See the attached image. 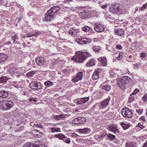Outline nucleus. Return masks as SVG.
<instances>
[{"label":"nucleus","instance_id":"1","mask_svg":"<svg viewBox=\"0 0 147 147\" xmlns=\"http://www.w3.org/2000/svg\"><path fill=\"white\" fill-rule=\"evenodd\" d=\"M60 9V7L58 6H54L51 7L45 15V21L47 22L52 21L54 18L55 13Z\"/></svg>","mask_w":147,"mask_h":147},{"label":"nucleus","instance_id":"2","mask_svg":"<svg viewBox=\"0 0 147 147\" xmlns=\"http://www.w3.org/2000/svg\"><path fill=\"white\" fill-rule=\"evenodd\" d=\"M90 56L88 53L79 51L76 52L75 55L72 58L75 62L80 63L83 62L87 57Z\"/></svg>","mask_w":147,"mask_h":147},{"label":"nucleus","instance_id":"3","mask_svg":"<svg viewBox=\"0 0 147 147\" xmlns=\"http://www.w3.org/2000/svg\"><path fill=\"white\" fill-rule=\"evenodd\" d=\"M13 106V102L10 100H3L0 102V108L2 110H8Z\"/></svg>","mask_w":147,"mask_h":147},{"label":"nucleus","instance_id":"4","mask_svg":"<svg viewBox=\"0 0 147 147\" xmlns=\"http://www.w3.org/2000/svg\"><path fill=\"white\" fill-rule=\"evenodd\" d=\"M131 78L127 76H124L119 80L118 82V85L122 90L125 89V85L129 82Z\"/></svg>","mask_w":147,"mask_h":147},{"label":"nucleus","instance_id":"5","mask_svg":"<svg viewBox=\"0 0 147 147\" xmlns=\"http://www.w3.org/2000/svg\"><path fill=\"white\" fill-rule=\"evenodd\" d=\"M30 87L31 89L37 91H40L42 88L41 84L36 81H33L30 83Z\"/></svg>","mask_w":147,"mask_h":147},{"label":"nucleus","instance_id":"6","mask_svg":"<svg viewBox=\"0 0 147 147\" xmlns=\"http://www.w3.org/2000/svg\"><path fill=\"white\" fill-rule=\"evenodd\" d=\"M121 113L123 116L125 117L130 118L133 115L131 111L127 107L122 109Z\"/></svg>","mask_w":147,"mask_h":147},{"label":"nucleus","instance_id":"7","mask_svg":"<svg viewBox=\"0 0 147 147\" xmlns=\"http://www.w3.org/2000/svg\"><path fill=\"white\" fill-rule=\"evenodd\" d=\"M109 10L111 12L114 13H119L120 11V7L117 4H112L109 7Z\"/></svg>","mask_w":147,"mask_h":147},{"label":"nucleus","instance_id":"8","mask_svg":"<svg viewBox=\"0 0 147 147\" xmlns=\"http://www.w3.org/2000/svg\"><path fill=\"white\" fill-rule=\"evenodd\" d=\"M36 61L37 65L39 66H42L46 63L45 59L42 57H37L36 59Z\"/></svg>","mask_w":147,"mask_h":147},{"label":"nucleus","instance_id":"9","mask_svg":"<svg viewBox=\"0 0 147 147\" xmlns=\"http://www.w3.org/2000/svg\"><path fill=\"white\" fill-rule=\"evenodd\" d=\"M86 119L84 117H78L74 119L73 121V123L76 125L84 123Z\"/></svg>","mask_w":147,"mask_h":147},{"label":"nucleus","instance_id":"10","mask_svg":"<svg viewBox=\"0 0 147 147\" xmlns=\"http://www.w3.org/2000/svg\"><path fill=\"white\" fill-rule=\"evenodd\" d=\"M9 72L11 76L18 77L20 76L18 69L15 67H11L9 69Z\"/></svg>","mask_w":147,"mask_h":147},{"label":"nucleus","instance_id":"11","mask_svg":"<svg viewBox=\"0 0 147 147\" xmlns=\"http://www.w3.org/2000/svg\"><path fill=\"white\" fill-rule=\"evenodd\" d=\"M108 129L110 131L113 132L115 134H119V131L118 129L117 126L115 125H112L109 127Z\"/></svg>","mask_w":147,"mask_h":147},{"label":"nucleus","instance_id":"12","mask_svg":"<svg viewBox=\"0 0 147 147\" xmlns=\"http://www.w3.org/2000/svg\"><path fill=\"white\" fill-rule=\"evenodd\" d=\"M79 15L82 19H87L90 17V13L87 11L81 12L80 13Z\"/></svg>","mask_w":147,"mask_h":147},{"label":"nucleus","instance_id":"13","mask_svg":"<svg viewBox=\"0 0 147 147\" xmlns=\"http://www.w3.org/2000/svg\"><path fill=\"white\" fill-rule=\"evenodd\" d=\"M77 131L80 134H87L90 131V129L88 128H84L81 129H78Z\"/></svg>","mask_w":147,"mask_h":147},{"label":"nucleus","instance_id":"14","mask_svg":"<svg viewBox=\"0 0 147 147\" xmlns=\"http://www.w3.org/2000/svg\"><path fill=\"white\" fill-rule=\"evenodd\" d=\"M83 72L81 71L79 72L77 76L72 79V81L74 82H77L78 80H81L82 78Z\"/></svg>","mask_w":147,"mask_h":147},{"label":"nucleus","instance_id":"15","mask_svg":"<svg viewBox=\"0 0 147 147\" xmlns=\"http://www.w3.org/2000/svg\"><path fill=\"white\" fill-rule=\"evenodd\" d=\"M40 34L41 32L40 31L35 30L27 34L26 35V37H31L32 36H35L40 35Z\"/></svg>","mask_w":147,"mask_h":147},{"label":"nucleus","instance_id":"16","mask_svg":"<svg viewBox=\"0 0 147 147\" xmlns=\"http://www.w3.org/2000/svg\"><path fill=\"white\" fill-rule=\"evenodd\" d=\"M101 71L100 69H97L93 73L92 77L93 79L96 80L99 77V74Z\"/></svg>","mask_w":147,"mask_h":147},{"label":"nucleus","instance_id":"17","mask_svg":"<svg viewBox=\"0 0 147 147\" xmlns=\"http://www.w3.org/2000/svg\"><path fill=\"white\" fill-rule=\"evenodd\" d=\"M7 58L8 56L7 55L0 53V63L4 62L7 59Z\"/></svg>","mask_w":147,"mask_h":147},{"label":"nucleus","instance_id":"18","mask_svg":"<svg viewBox=\"0 0 147 147\" xmlns=\"http://www.w3.org/2000/svg\"><path fill=\"white\" fill-rule=\"evenodd\" d=\"M53 137H56L57 138H58L60 140H64L65 138H66V137L65 135L63 134H57L53 136Z\"/></svg>","mask_w":147,"mask_h":147},{"label":"nucleus","instance_id":"19","mask_svg":"<svg viewBox=\"0 0 147 147\" xmlns=\"http://www.w3.org/2000/svg\"><path fill=\"white\" fill-rule=\"evenodd\" d=\"M8 96V93L7 91L1 90L0 97L1 98H6Z\"/></svg>","mask_w":147,"mask_h":147},{"label":"nucleus","instance_id":"20","mask_svg":"<svg viewBox=\"0 0 147 147\" xmlns=\"http://www.w3.org/2000/svg\"><path fill=\"white\" fill-rule=\"evenodd\" d=\"M115 33L119 36H121L123 34L124 31L123 29L119 28L116 30H115Z\"/></svg>","mask_w":147,"mask_h":147},{"label":"nucleus","instance_id":"21","mask_svg":"<svg viewBox=\"0 0 147 147\" xmlns=\"http://www.w3.org/2000/svg\"><path fill=\"white\" fill-rule=\"evenodd\" d=\"M110 98L105 99L102 102V107H106L108 105L109 101L110 100Z\"/></svg>","mask_w":147,"mask_h":147},{"label":"nucleus","instance_id":"22","mask_svg":"<svg viewBox=\"0 0 147 147\" xmlns=\"http://www.w3.org/2000/svg\"><path fill=\"white\" fill-rule=\"evenodd\" d=\"M121 126L124 130H126L128 129L130 126V124L129 123L126 124L123 122H121L120 123Z\"/></svg>","mask_w":147,"mask_h":147},{"label":"nucleus","instance_id":"23","mask_svg":"<svg viewBox=\"0 0 147 147\" xmlns=\"http://www.w3.org/2000/svg\"><path fill=\"white\" fill-rule=\"evenodd\" d=\"M100 24H98V23H96L94 25V30H95L97 32H100L101 30H100L101 28L100 27Z\"/></svg>","mask_w":147,"mask_h":147},{"label":"nucleus","instance_id":"24","mask_svg":"<svg viewBox=\"0 0 147 147\" xmlns=\"http://www.w3.org/2000/svg\"><path fill=\"white\" fill-rule=\"evenodd\" d=\"M34 133L33 134V135L35 137L37 138H40L42 137V133L40 132L39 131L36 130L34 131Z\"/></svg>","mask_w":147,"mask_h":147},{"label":"nucleus","instance_id":"25","mask_svg":"<svg viewBox=\"0 0 147 147\" xmlns=\"http://www.w3.org/2000/svg\"><path fill=\"white\" fill-rule=\"evenodd\" d=\"M45 85L48 87H51L53 86L54 84V83L49 80H47L44 82Z\"/></svg>","mask_w":147,"mask_h":147},{"label":"nucleus","instance_id":"26","mask_svg":"<svg viewBox=\"0 0 147 147\" xmlns=\"http://www.w3.org/2000/svg\"><path fill=\"white\" fill-rule=\"evenodd\" d=\"M65 117V115L61 114L59 115H56L54 116V118L57 120H59Z\"/></svg>","mask_w":147,"mask_h":147},{"label":"nucleus","instance_id":"27","mask_svg":"<svg viewBox=\"0 0 147 147\" xmlns=\"http://www.w3.org/2000/svg\"><path fill=\"white\" fill-rule=\"evenodd\" d=\"M125 147H136V146L134 143L127 142L126 144Z\"/></svg>","mask_w":147,"mask_h":147},{"label":"nucleus","instance_id":"28","mask_svg":"<svg viewBox=\"0 0 147 147\" xmlns=\"http://www.w3.org/2000/svg\"><path fill=\"white\" fill-rule=\"evenodd\" d=\"M8 78L5 76L1 77L0 78V83H5Z\"/></svg>","mask_w":147,"mask_h":147},{"label":"nucleus","instance_id":"29","mask_svg":"<svg viewBox=\"0 0 147 147\" xmlns=\"http://www.w3.org/2000/svg\"><path fill=\"white\" fill-rule=\"evenodd\" d=\"M50 128L52 132H61L60 128L59 127L57 128Z\"/></svg>","mask_w":147,"mask_h":147},{"label":"nucleus","instance_id":"30","mask_svg":"<svg viewBox=\"0 0 147 147\" xmlns=\"http://www.w3.org/2000/svg\"><path fill=\"white\" fill-rule=\"evenodd\" d=\"M107 60L106 58L104 57H102V65L103 66H106L107 65Z\"/></svg>","mask_w":147,"mask_h":147},{"label":"nucleus","instance_id":"31","mask_svg":"<svg viewBox=\"0 0 147 147\" xmlns=\"http://www.w3.org/2000/svg\"><path fill=\"white\" fill-rule=\"evenodd\" d=\"M94 65V62L92 59L90 60L86 64V66H92Z\"/></svg>","mask_w":147,"mask_h":147},{"label":"nucleus","instance_id":"32","mask_svg":"<svg viewBox=\"0 0 147 147\" xmlns=\"http://www.w3.org/2000/svg\"><path fill=\"white\" fill-rule=\"evenodd\" d=\"M102 87L103 89L107 91L110 90L111 88V86L110 85L103 86H102Z\"/></svg>","mask_w":147,"mask_h":147},{"label":"nucleus","instance_id":"33","mask_svg":"<svg viewBox=\"0 0 147 147\" xmlns=\"http://www.w3.org/2000/svg\"><path fill=\"white\" fill-rule=\"evenodd\" d=\"M92 49L93 50L95 51L96 52H99V51L100 50V47L99 46H94L92 47Z\"/></svg>","mask_w":147,"mask_h":147},{"label":"nucleus","instance_id":"34","mask_svg":"<svg viewBox=\"0 0 147 147\" xmlns=\"http://www.w3.org/2000/svg\"><path fill=\"white\" fill-rule=\"evenodd\" d=\"M83 41V43L84 44H88L90 43L91 42V40L89 38H84Z\"/></svg>","mask_w":147,"mask_h":147},{"label":"nucleus","instance_id":"35","mask_svg":"<svg viewBox=\"0 0 147 147\" xmlns=\"http://www.w3.org/2000/svg\"><path fill=\"white\" fill-rule=\"evenodd\" d=\"M107 137L110 140H113L115 139V136L111 134H109L107 136Z\"/></svg>","mask_w":147,"mask_h":147},{"label":"nucleus","instance_id":"36","mask_svg":"<svg viewBox=\"0 0 147 147\" xmlns=\"http://www.w3.org/2000/svg\"><path fill=\"white\" fill-rule=\"evenodd\" d=\"M133 95H132L131 94L130 95L128 100V102L129 103L135 100L134 96Z\"/></svg>","mask_w":147,"mask_h":147},{"label":"nucleus","instance_id":"37","mask_svg":"<svg viewBox=\"0 0 147 147\" xmlns=\"http://www.w3.org/2000/svg\"><path fill=\"white\" fill-rule=\"evenodd\" d=\"M24 147H33V144H32L31 143L28 142L24 144Z\"/></svg>","mask_w":147,"mask_h":147},{"label":"nucleus","instance_id":"38","mask_svg":"<svg viewBox=\"0 0 147 147\" xmlns=\"http://www.w3.org/2000/svg\"><path fill=\"white\" fill-rule=\"evenodd\" d=\"M90 29V27L88 26H86L84 27L82 29L83 30L84 32H88L89 30V29Z\"/></svg>","mask_w":147,"mask_h":147},{"label":"nucleus","instance_id":"39","mask_svg":"<svg viewBox=\"0 0 147 147\" xmlns=\"http://www.w3.org/2000/svg\"><path fill=\"white\" fill-rule=\"evenodd\" d=\"M79 32V31L78 30L74 29V31L73 32V36H76L77 35V34Z\"/></svg>","mask_w":147,"mask_h":147},{"label":"nucleus","instance_id":"40","mask_svg":"<svg viewBox=\"0 0 147 147\" xmlns=\"http://www.w3.org/2000/svg\"><path fill=\"white\" fill-rule=\"evenodd\" d=\"M70 140V139L66 137V138H65L63 141L64 142H66L67 144H69L71 142V141Z\"/></svg>","mask_w":147,"mask_h":147},{"label":"nucleus","instance_id":"41","mask_svg":"<svg viewBox=\"0 0 147 147\" xmlns=\"http://www.w3.org/2000/svg\"><path fill=\"white\" fill-rule=\"evenodd\" d=\"M84 100L83 99L81 98V99L78 101H77V103L78 104L82 105L84 103L83 102L84 100Z\"/></svg>","mask_w":147,"mask_h":147},{"label":"nucleus","instance_id":"42","mask_svg":"<svg viewBox=\"0 0 147 147\" xmlns=\"http://www.w3.org/2000/svg\"><path fill=\"white\" fill-rule=\"evenodd\" d=\"M147 6V3L143 5V6L140 7V10H142L145 9Z\"/></svg>","mask_w":147,"mask_h":147},{"label":"nucleus","instance_id":"43","mask_svg":"<svg viewBox=\"0 0 147 147\" xmlns=\"http://www.w3.org/2000/svg\"><path fill=\"white\" fill-rule=\"evenodd\" d=\"M82 98L84 99V100H84V101H83V102L84 103H85L86 102H87L88 100L89 99V97H85V98Z\"/></svg>","mask_w":147,"mask_h":147},{"label":"nucleus","instance_id":"44","mask_svg":"<svg viewBox=\"0 0 147 147\" xmlns=\"http://www.w3.org/2000/svg\"><path fill=\"white\" fill-rule=\"evenodd\" d=\"M28 100H29V101L30 102L33 101V102H35L36 101V99L32 97L29 98L28 99Z\"/></svg>","mask_w":147,"mask_h":147},{"label":"nucleus","instance_id":"45","mask_svg":"<svg viewBox=\"0 0 147 147\" xmlns=\"http://www.w3.org/2000/svg\"><path fill=\"white\" fill-rule=\"evenodd\" d=\"M83 39H84V38H80L77 40V42L78 43H79V42L81 43V44H82V42L83 43Z\"/></svg>","mask_w":147,"mask_h":147},{"label":"nucleus","instance_id":"46","mask_svg":"<svg viewBox=\"0 0 147 147\" xmlns=\"http://www.w3.org/2000/svg\"><path fill=\"white\" fill-rule=\"evenodd\" d=\"M34 125H35L36 127H39L40 128H42L43 127L42 125L41 124H35Z\"/></svg>","mask_w":147,"mask_h":147},{"label":"nucleus","instance_id":"47","mask_svg":"<svg viewBox=\"0 0 147 147\" xmlns=\"http://www.w3.org/2000/svg\"><path fill=\"white\" fill-rule=\"evenodd\" d=\"M132 57L131 55H130L128 59L127 60L129 62H132L133 60L132 59Z\"/></svg>","mask_w":147,"mask_h":147},{"label":"nucleus","instance_id":"48","mask_svg":"<svg viewBox=\"0 0 147 147\" xmlns=\"http://www.w3.org/2000/svg\"><path fill=\"white\" fill-rule=\"evenodd\" d=\"M139 90L137 89L136 88L134 90V91L131 94L133 95H135L136 94V93L139 92Z\"/></svg>","mask_w":147,"mask_h":147},{"label":"nucleus","instance_id":"49","mask_svg":"<svg viewBox=\"0 0 147 147\" xmlns=\"http://www.w3.org/2000/svg\"><path fill=\"white\" fill-rule=\"evenodd\" d=\"M71 136L72 137H79L80 136L76 134V133H73L71 134Z\"/></svg>","mask_w":147,"mask_h":147},{"label":"nucleus","instance_id":"50","mask_svg":"<svg viewBox=\"0 0 147 147\" xmlns=\"http://www.w3.org/2000/svg\"><path fill=\"white\" fill-rule=\"evenodd\" d=\"M137 126L140 127L142 129H143L144 128V126L143 125H141L140 123H138L137 125Z\"/></svg>","mask_w":147,"mask_h":147},{"label":"nucleus","instance_id":"51","mask_svg":"<svg viewBox=\"0 0 147 147\" xmlns=\"http://www.w3.org/2000/svg\"><path fill=\"white\" fill-rule=\"evenodd\" d=\"M17 38V35H15L13 36L12 37V39L13 40V43H15V41L16 40V39Z\"/></svg>","mask_w":147,"mask_h":147},{"label":"nucleus","instance_id":"52","mask_svg":"<svg viewBox=\"0 0 147 147\" xmlns=\"http://www.w3.org/2000/svg\"><path fill=\"white\" fill-rule=\"evenodd\" d=\"M74 29L73 28H72L71 29H70L68 31V33L70 34L73 35V32L74 31Z\"/></svg>","mask_w":147,"mask_h":147},{"label":"nucleus","instance_id":"53","mask_svg":"<svg viewBox=\"0 0 147 147\" xmlns=\"http://www.w3.org/2000/svg\"><path fill=\"white\" fill-rule=\"evenodd\" d=\"M34 73V72L31 71L29 72L28 74V76L30 77H32V76Z\"/></svg>","mask_w":147,"mask_h":147},{"label":"nucleus","instance_id":"54","mask_svg":"<svg viewBox=\"0 0 147 147\" xmlns=\"http://www.w3.org/2000/svg\"><path fill=\"white\" fill-rule=\"evenodd\" d=\"M136 112L138 113L139 114H140L142 113V110L140 109H136Z\"/></svg>","mask_w":147,"mask_h":147},{"label":"nucleus","instance_id":"55","mask_svg":"<svg viewBox=\"0 0 147 147\" xmlns=\"http://www.w3.org/2000/svg\"><path fill=\"white\" fill-rule=\"evenodd\" d=\"M135 20L136 21L138 22H140L142 20V18H139L138 17H136L135 18Z\"/></svg>","mask_w":147,"mask_h":147},{"label":"nucleus","instance_id":"56","mask_svg":"<svg viewBox=\"0 0 147 147\" xmlns=\"http://www.w3.org/2000/svg\"><path fill=\"white\" fill-rule=\"evenodd\" d=\"M143 100L144 101H146L147 100V94H145L143 97Z\"/></svg>","mask_w":147,"mask_h":147},{"label":"nucleus","instance_id":"57","mask_svg":"<svg viewBox=\"0 0 147 147\" xmlns=\"http://www.w3.org/2000/svg\"><path fill=\"white\" fill-rule=\"evenodd\" d=\"M115 74L113 72H111V74H110V76L113 78V77H115Z\"/></svg>","mask_w":147,"mask_h":147},{"label":"nucleus","instance_id":"58","mask_svg":"<svg viewBox=\"0 0 147 147\" xmlns=\"http://www.w3.org/2000/svg\"><path fill=\"white\" fill-rule=\"evenodd\" d=\"M134 65V69H137L138 68L139 65L137 63L135 64H133Z\"/></svg>","mask_w":147,"mask_h":147},{"label":"nucleus","instance_id":"59","mask_svg":"<svg viewBox=\"0 0 147 147\" xmlns=\"http://www.w3.org/2000/svg\"><path fill=\"white\" fill-rule=\"evenodd\" d=\"M83 8V7H75V9H76L80 11L81 9L82 8Z\"/></svg>","mask_w":147,"mask_h":147},{"label":"nucleus","instance_id":"60","mask_svg":"<svg viewBox=\"0 0 147 147\" xmlns=\"http://www.w3.org/2000/svg\"><path fill=\"white\" fill-rule=\"evenodd\" d=\"M140 57L143 58H144L146 57L145 53H142L140 54Z\"/></svg>","mask_w":147,"mask_h":147},{"label":"nucleus","instance_id":"61","mask_svg":"<svg viewBox=\"0 0 147 147\" xmlns=\"http://www.w3.org/2000/svg\"><path fill=\"white\" fill-rule=\"evenodd\" d=\"M116 48L117 49H120L122 48V46L121 45H117L116 46Z\"/></svg>","mask_w":147,"mask_h":147},{"label":"nucleus","instance_id":"62","mask_svg":"<svg viewBox=\"0 0 147 147\" xmlns=\"http://www.w3.org/2000/svg\"><path fill=\"white\" fill-rule=\"evenodd\" d=\"M69 10L74 11H76L75 8L74 7H70L69 8Z\"/></svg>","mask_w":147,"mask_h":147},{"label":"nucleus","instance_id":"63","mask_svg":"<svg viewBox=\"0 0 147 147\" xmlns=\"http://www.w3.org/2000/svg\"><path fill=\"white\" fill-rule=\"evenodd\" d=\"M37 147H47L44 144H39L38 146H37Z\"/></svg>","mask_w":147,"mask_h":147},{"label":"nucleus","instance_id":"64","mask_svg":"<svg viewBox=\"0 0 147 147\" xmlns=\"http://www.w3.org/2000/svg\"><path fill=\"white\" fill-rule=\"evenodd\" d=\"M143 147H147V141L144 143Z\"/></svg>","mask_w":147,"mask_h":147}]
</instances>
